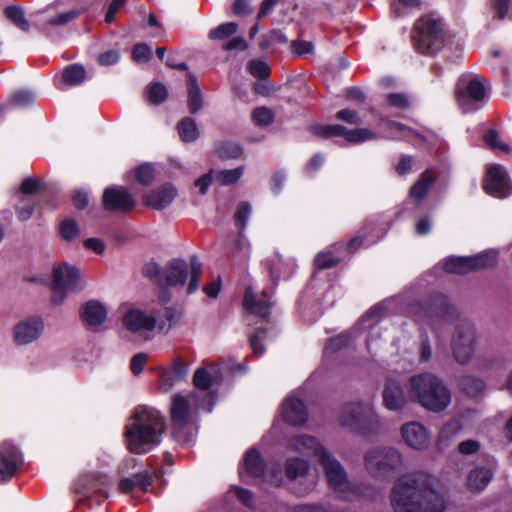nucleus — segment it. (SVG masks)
I'll return each mask as SVG.
<instances>
[{"mask_svg":"<svg viewBox=\"0 0 512 512\" xmlns=\"http://www.w3.org/2000/svg\"><path fill=\"white\" fill-rule=\"evenodd\" d=\"M435 478L426 473L400 477L392 487L390 503L394 512H444V495L435 487Z\"/></svg>","mask_w":512,"mask_h":512,"instance_id":"nucleus-1","label":"nucleus"},{"mask_svg":"<svg viewBox=\"0 0 512 512\" xmlns=\"http://www.w3.org/2000/svg\"><path fill=\"white\" fill-rule=\"evenodd\" d=\"M342 136H344L345 140L352 143H362L376 138L375 132L367 128H357L352 130H347L345 128Z\"/></svg>","mask_w":512,"mask_h":512,"instance_id":"nucleus-40","label":"nucleus"},{"mask_svg":"<svg viewBox=\"0 0 512 512\" xmlns=\"http://www.w3.org/2000/svg\"><path fill=\"white\" fill-rule=\"evenodd\" d=\"M382 396L384 406L391 411L403 409L410 400L408 392H404L401 382L396 378L387 379Z\"/></svg>","mask_w":512,"mask_h":512,"instance_id":"nucleus-22","label":"nucleus"},{"mask_svg":"<svg viewBox=\"0 0 512 512\" xmlns=\"http://www.w3.org/2000/svg\"><path fill=\"white\" fill-rule=\"evenodd\" d=\"M86 77L85 69L82 65L72 64L67 66L62 73V78L65 84L69 86H76L81 84Z\"/></svg>","mask_w":512,"mask_h":512,"instance_id":"nucleus-36","label":"nucleus"},{"mask_svg":"<svg viewBox=\"0 0 512 512\" xmlns=\"http://www.w3.org/2000/svg\"><path fill=\"white\" fill-rule=\"evenodd\" d=\"M108 479L106 476L95 477L93 475L82 477L76 484V490L83 493L85 498H94L99 503L107 498L108 493L105 485Z\"/></svg>","mask_w":512,"mask_h":512,"instance_id":"nucleus-25","label":"nucleus"},{"mask_svg":"<svg viewBox=\"0 0 512 512\" xmlns=\"http://www.w3.org/2000/svg\"><path fill=\"white\" fill-rule=\"evenodd\" d=\"M311 132L319 137L329 138L334 136H341L345 127L342 125L334 124V125H313L310 128Z\"/></svg>","mask_w":512,"mask_h":512,"instance_id":"nucleus-44","label":"nucleus"},{"mask_svg":"<svg viewBox=\"0 0 512 512\" xmlns=\"http://www.w3.org/2000/svg\"><path fill=\"white\" fill-rule=\"evenodd\" d=\"M86 285L87 282L77 266L67 262L53 265L51 301L54 304L63 303L68 293L81 292L86 288Z\"/></svg>","mask_w":512,"mask_h":512,"instance_id":"nucleus-6","label":"nucleus"},{"mask_svg":"<svg viewBox=\"0 0 512 512\" xmlns=\"http://www.w3.org/2000/svg\"><path fill=\"white\" fill-rule=\"evenodd\" d=\"M83 11L84 9H71L69 11L59 13L56 16L50 17L47 23L51 26H63L80 16Z\"/></svg>","mask_w":512,"mask_h":512,"instance_id":"nucleus-46","label":"nucleus"},{"mask_svg":"<svg viewBox=\"0 0 512 512\" xmlns=\"http://www.w3.org/2000/svg\"><path fill=\"white\" fill-rule=\"evenodd\" d=\"M284 472L289 481V489L298 496L310 494L317 486V478L310 473V463L300 457H290L285 461Z\"/></svg>","mask_w":512,"mask_h":512,"instance_id":"nucleus-10","label":"nucleus"},{"mask_svg":"<svg viewBox=\"0 0 512 512\" xmlns=\"http://www.w3.org/2000/svg\"><path fill=\"white\" fill-rule=\"evenodd\" d=\"M165 424L160 412L148 406L136 407L125 425L128 449L137 454L150 451L160 444Z\"/></svg>","mask_w":512,"mask_h":512,"instance_id":"nucleus-2","label":"nucleus"},{"mask_svg":"<svg viewBox=\"0 0 512 512\" xmlns=\"http://www.w3.org/2000/svg\"><path fill=\"white\" fill-rule=\"evenodd\" d=\"M386 99L389 105L399 109H405L410 104L408 97L402 93H390Z\"/></svg>","mask_w":512,"mask_h":512,"instance_id":"nucleus-62","label":"nucleus"},{"mask_svg":"<svg viewBox=\"0 0 512 512\" xmlns=\"http://www.w3.org/2000/svg\"><path fill=\"white\" fill-rule=\"evenodd\" d=\"M187 86L189 111L190 113L195 114L201 110L203 103L200 87L196 78L191 74H189Z\"/></svg>","mask_w":512,"mask_h":512,"instance_id":"nucleus-33","label":"nucleus"},{"mask_svg":"<svg viewBox=\"0 0 512 512\" xmlns=\"http://www.w3.org/2000/svg\"><path fill=\"white\" fill-rule=\"evenodd\" d=\"M107 309L101 302L90 300L86 302L81 311L83 321L91 328H97L107 319Z\"/></svg>","mask_w":512,"mask_h":512,"instance_id":"nucleus-30","label":"nucleus"},{"mask_svg":"<svg viewBox=\"0 0 512 512\" xmlns=\"http://www.w3.org/2000/svg\"><path fill=\"white\" fill-rule=\"evenodd\" d=\"M350 341L351 336L349 333L339 334L338 336L329 339L328 343L325 346V353L338 351L348 346Z\"/></svg>","mask_w":512,"mask_h":512,"instance_id":"nucleus-55","label":"nucleus"},{"mask_svg":"<svg viewBox=\"0 0 512 512\" xmlns=\"http://www.w3.org/2000/svg\"><path fill=\"white\" fill-rule=\"evenodd\" d=\"M44 329L40 318H29L18 323L13 330L14 341L19 345H25L36 340Z\"/></svg>","mask_w":512,"mask_h":512,"instance_id":"nucleus-26","label":"nucleus"},{"mask_svg":"<svg viewBox=\"0 0 512 512\" xmlns=\"http://www.w3.org/2000/svg\"><path fill=\"white\" fill-rule=\"evenodd\" d=\"M496 263V251L488 250L473 257H447L443 261V268L449 273L465 274L473 270L492 267Z\"/></svg>","mask_w":512,"mask_h":512,"instance_id":"nucleus-14","label":"nucleus"},{"mask_svg":"<svg viewBox=\"0 0 512 512\" xmlns=\"http://www.w3.org/2000/svg\"><path fill=\"white\" fill-rule=\"evenodd\" d=\"M289 445L292 450L310 457H316L318 460L322 457V452L328 451L316 438L307 435L293 438Z\"/></svg>","mask_w":512,"mask_h":512,"instance_id":"nucleus-29","label":"nucleus"},{"mask_svg":"<svg viewBox=\"0 0 512 512\" xmlns=\"http://www.w3.org/2000/svg\"><path fill=\"white\" fill-rule=\"evenodd\" d=\"M244 173V166L234 169L220 170L216 173L215 179L221 185H231L237 182Z\"/></svg>","mask_w":512,"mask_h":512,"instance_id":"nucleus-41","label":"nucleus"},{"mask_svg":"<svg viewBox=\"0 0 512 512\" xmlns=\"http://www.w3.org/2000/svg\"><path fill=\"white\" fill-rule=\"evenodd\" d=\"M201 274L202 264L196 256L191 257L190 265L184 260L173 259L164 269V286L162 287H183L189 276L187 294H192L199 288Z\"/></svg>","mask_w":512,"mask_h":512,"instance_id":"nucleus-8","label":"nucleus"},{"mask_svg":"<svg viewBox=\"0 0 512 512\" xmlns=\"http://www.w3.org/2000/svg\"><path fill=\"white\" fill-rule=\"evenodd\" d=\"M381 122L386 126L387 129L395 131L398 134V137L404 138L406 140H414L415 143L423 140L419 134L415 133L412 129L399 122L384 118H381Z\"/></svg>","mask_w":512,"mask_h":512,"instance_id":"nucleus-37","label":"nucleus"},{"mask_svg":"<svg viewBox=\"0 0 512 512\" xmlns=\"http://www.w3.org/2000/svg\"><path fill=\"white\" fill-rule=\"evenodd\" d=\"M485 87L479 77L461 79L455 91L456 101L464 113L474 112L479 109L478 102L484 100Z\"/></svg>","mask_w":512,"mask_h":512,"instance_id":"nucleus-15","label":"nucleus"},{"mask_svg":"<svg viewBox=\"0 0 512 512\" xmlns=\"http://www.w3.org/2000/svg\"><path fill=\"white\" fill-rule=\"evenodd\" d=\"M250 214H251V206L249 203L242 202L238 205L234 218H235V224H236L237 228L239 229V231L245 230L248 220H249V217H250Z\"/></svg>","mask_w":512,"mask_h":512,"instance_id":"nucleus-50","label":"nucleus"},{"mask_svg":"<svg viewBox=\"0 0 512 512\" xmlns=\"http://www.w3.org/2000/svg\"><path fill=\"white\" fill-rule=\"evenodd\" d=\"M487 194L496 198H505L510 194L506 172L499 165L490 166L483 184Z\"/></svg>","mask_w":512,"mask_h":512,"instance_id":"nucleus-20","label":"nucleus"},{"mask_svg":"<svg viewBox=\"0 0 512 512\" xmlns=\"http://www.w3.org/2000/svg\"><path fill=\"white\" fill-rule=\"evenodd\" d=\"M400 432L404 443L413 450L422 451L430 446L429 431L418 421L403 424Z\"/></svg>","mask_w":512,"mask_h":512,"instance_id":"nucleus-18","label":"nucleus"},{"mask_svg":"<svg viewBox=\"0 0 512 512\" xmlns=\"http://www.w3.org/2000/svg\"><path fill=\"white\" fill-rule=\"evenodd\" d=\"M266 337V331L265 330H259L254 335L250 337V345L252 348L253 353L256 356H260L265 352V349L263 348L261 341L265 339Z\"/></svg>","mask_w":512,"mask_h":512,"instance_id":"nucleus-63","label":"nucleus"},{"mask_svg":"<svg viewBox=\"0 0 512 512\" xmlns=\"http://www.w3.org/2000/svg\"><path fill=\"white\" fill-rule=\"evenodd\" d=\"M177 189L170 183L152 189L142 197L143 203L155 210L167 208L176 198Z\"/></svg>","mask_w":512,"mask_h":512,"instance_id":"nucleus-24","label":"nucleus"},{"mask_svg":"<svg viewBox=\"0 0 512 512\" xmlns=\"http://www.w3.org/2000/svg\"><path fill=\"white\" fill-rule=\"evenodd\" d=\"M378 417L370 403H350L343 408L340 424L360 433L369 432L378 425Z\"/></svg>","mask_w":512,"mask_h":512,"instance_id":"nucleus-12","label":"nucleus"},{"mask_svg":"<svg viewBox=\"0 0 512 512\" xmlns=\"http://www.w3.org/2000/svg\"><path fill=\"white\" fill-rule=\"evenodd\" d=\"M318 461L323 468L328 486L340 499L355 501L364 496L362 488L349 480L346 469L329 450L322 452V457Z\"/></svg>","mask_w":512,"mask_h":512,"instance_id":"nucleus-5","label":"nucleus"},{"mask_svg":"<svg viewBox=\"0 0 512 512\" xmlns=\"http://www.w3.org/2000/svg\"><path fill=\"white\" fill-rule=\"evenodd\" d=\"M177 130L181 140L187 143L197 140L200 135L198 126L190 117L182 119L177 125Z\"/></svg>","mask_w":512,"mask_h":512,"instance_id":"nucleus-34","label":"nucleus"},{"mask_svg":"<svg viewBox=\"0 0 512 512\" xmlns=\"http://www.w3.org/2000/svg\"><path fill=\"white\" fill-rule=\"evenodd\" d=\"M238 30V25L234 22H227L220 24L216 28L210 30L209 38L211 40H224L233 34H235Z\"/></svg>","mask_w":512,"mask_h":512,"instance_id":"nucleus-45","label":"nucleus"},{"mask_svg":"<svg viewBox=\"0 0 512 512\" xmlns=\"http://www.w3.org/2000/svg\"><path fill=\"white\" fill-rule=\"evenodd\" d=\"M243 303L246 310L263 318L268 316L272 305L271 296L268 291L263 290L261 295L257 296L252 287L246 289Z\"/></svg>","mask_w":512,"mask_h":512,"instance_id":"nucleus-28","label":"nucleus"},{"mask_svg":"<svg viewBox=\"0 0 512 512\" xmlns=\"http://www.w3.org/2000/svg\"><path fill=\"white\" fill-rule=\"evenodd\" d=\"M35 98V94L31 91L19 90L12 95L11 104L19 108H25L30 106L35 101Z\"/></svg>","mask_w":512,"mask_h":512,"instance_id":"nucleus-52","label":"nucleus"},{"mask_svg":"<svg viewBox=\"0 0 512 512\" xmlns=\"http://www.w3.org/2000/svg\"><path fill=\"white\" fill-rule=\"evenodd\" d=\"M168 95L167 88L160 82L150 84L146 89V96L150 103L159 105L163 103Z\"/></svg>","mask_w":512,"mask_h":512,"instance_id":"nucleus-39","label":"nucleus"},{"mask_svg":"<svg viewBox=\"0 0 512 512\" xmlns=\"http://www.w3.org/2000/svg\"><path fill=\"white\" fill-rule=\"evenodd\" d=\"M282 415L284 420L292 426H300L306 423L308 413L302 400L295 397L294 394L288 396L282 405Z\"/></svg>","mask_w":512,"mask_h":512,"instance_id":"nucleus-27","label":"nucleus"},{"mask_svg":"<svg viewBox=\"0 0 512 512\" xmlns=\"http://www.w3.org/2000/svg\"><path fill=\"white\" fill-rule=\"evenodd\" d=\"M193 383L198 389L206 391L211 387L213 377L205 368H199L194 373Z\"/></svg>","mask_w":512,"mask_h":512,"instance_id":"nucleus-51","label":"nucleus"},{"mask_svg":"<svg viewBox=\"0 0 512 512\" xmlns=\"http://www.w3.org/2000/svg\"><path fill=\"white\" fill-rule=\"evenodd\" d=\"M492 477V468L477 466L467 476V487L472 492H480L487 487Z\"/></svg>","mask_w":512,"mask_h":512,"instance_id":"nucleus-31","label":"nucleus"},{"mask_svg":"<svg viewBox=\"0 0 512 512\" xmlns=\"http://www.w3.org/2000/svg\"><path fill=\"white\" fill-rule=\"evenodd\" d=\"M452 353L454 359L460 364L468 363L476 348V331L474 325L468 320H461L452 336Z\"/></svg>","mask_w":512,"mask_h":512,"instance_id":"nucleus-13","label":"nucleus"},{"mask_svg":"<svg viewBox=\"0 0 512 512\" xmlns=\"http://www.w3.org/2000/svg\"><path fill=\"white\" fill-rule=\"evenodd\" d=\"M154 476L155 474L149 472L148 470H144L140 473L135 474L133 477H131L134 480V488H139L142 491H147Z\"/></svg>","mask_w":512,"mask_h":512,"instance_id":"nucleus-60","label":"nucleus"},{"mask_svg":"<svg viewBox=\"0 0 512 512\" xmlns=\"http://www.w3.org/2000/svg\"><path fill=\"white\" fill-rule=\"evenodd\" d=\"M435 180L436 176L432 170L427 169L424 171L416 183L410 188L409 198L416 204L420 203L427 195Z\"/></svg>","mask_w":512,"mask_h":512,"instance_id":"nucleus-32","label":"nucleus"},{"mask_svg":"<svg viewBox=\"0 0 512 512\" xmlns=\"http://www.w3.org/2000/svg\"><path fill=\"white\" fill-rule=\"evenodd\" d=\"M135 178L140 184H150L154 179V168L150 164L140 165L135 171Z\"/></svg>","mask_w":512,"mask_h":512,"instance_id":"nucleus-58","label":"nucleus"},{"mask_svg":"<svg viewBox=\"0 0 512 512\" xmlns=\"http://www.w3.org/2000/svg\"><path fill=\"white\" fill-rule=\"evenodd\" d=\"M459 385L470 396H477L485 389L484 381L473 376H463L460 379Z\"/></svg>","mask_w":512,"mask_h":512,"instance_id":"nucleus-38","label":"nucleus"},{"mask_svg":"<svg viewBox=\"0 0 512 512\" xmlns=\"http://www.w3.org/2000/svg\"><path fill=\"white\" fill-rule=\"evenodd\" d=\"M483 140L485 144L494 151L502 153H508L510 151L508 144L504 143L500 139L499 134L493 129L488 130L483 135Z\"/></svg>","mask_w":512,"mask_h":512,"instance_id":"nucleus-43","label":"nucleus"},{"mask_svg":"<svg viewBox=\"0 0 512 512\" xmlns=\"http://www.w3.org/2000/svg\"><path fill=\"white\" fill-rule=\"evenodd\" d=\"M23 463L21 452L12 444L0 445V483L10 480Z\"/></svg>","mask_w":512,"mask_h":512,"instance_id":"nucleus-19","label":"nucleus"},{"mask_svg":"<svg viewBox=\"0 0 512 512\" xmlns=\"http://www.w3.org/2000/svg\"><path fill=\"white\" fill-rule=\"evenodd\" d=\"M179 382V380L175 377L173 374V371H170L169 369L164 370L158 380V389L161 392H168L170 391L174 385Z\"/></svg>","mask_w":512,"mask_h":512,"instance_id":"nucleus-57","label":"nucleus"},{"mask_svg":"<svg viewBox=\"0 0 512 512\" xmlns=\"http://www.w3.org/2000/svg\"><path fill=\"white\" fill-rule=\"evenodd\" d=\"M122 323L131 332H150L156 327V317L140 309L131 308L123 315Z\"/></svg>","mask_w":512,"mask_h":512,"instance_id":"nucleus-23","label":"nucleus"},{"mask_svg":"<svg viewBox=\"0 0 512 512\" xmlns=\"http://www.w3.org/2000/svg\"><path fill=\"white\" fill-rule=\"evenodd\" d=\"M408 312L417 322L436 327L438 322H452L458 317L457 309L443 295H436L428 302L409 305Z\"/></svg>","mask_w":512,"mask_h":512,"instance_id":"nucleus-7","label":"nucleus"},{"mask_svg":"<svg viewBox=\"0 0 512 512\" xmlns=\"http://www.w3.org/2000/svg\"><path fill=\"white\" fill-rule=\"evenodd\" d=\"M143 274L153 280L159 287L164 286V271L157 263H147L143 268Z\"/></svg>","mask_w":512,"mask_h":512,"instance_id":"nucleus-53","label":"nucleus"},{"mask_svg":"<svg viewBox=\"0 0 512 512\" xmlns=\"http://www.w3.org/2000/svg\"><path fill=\"white\" fill-rule=\"evenodd\" d=\"M410 401L431 412H442L451 403V392L446 384L432 373L410 377L408 382Z\"/></svg>","mask_w":512,"mask_h":512,"instance_id":"nucleus-3","label":"nucleus"},{"mask_svg":"<svg viewBox=\"0 0 512 512\" xmlns=\"http://www.w3.org/2000/svg\"><path fill=\"white\" fill-rule=\"evenodd\" d=\"M154 476L155 474L149 472L148 470H144L140 473L135 474L133 477H131L134 480V488H139L142 491H147Z\"/></svg>","mask_w":512,"mask_h":512,"instance_id":"nucleus-59","label":"nucleus"},{"mask_svg":"<svg viewBox=\"0 0 512 512\" xmlns=\"http://www.w3.org/2000/svg\"><path fill=\"white\" fill-rule=\"evenodd\" d=\"M6 17L19 29L27 32L29 30V24L25 19L24 11L16 6H10L5 9Z\"/></svg>","mask_w":512,"mask_h":512,"instance_id":"nucleus-42","label":"nucleus"},{"mask_svg":"<svg viewBox=\"0 0 512 512\" xmlns=\"http://www.w3.org/2000/svg\"><path fill=\"white\" fill-rule=\"evenodd\" d=\"M343 244L338 243L327 249L326 251L320 252L315 257L314 263L317 268L325 269L336 265L340 261V256L335 255V251L342 248Z\"/></svg>","mask_w":512,"mask_h":512,"instance_id":"nucleus-35","label":"nucleus"},{"mask_svg":"<svg viewBox=\"0 0 512 512\" xmlns=\"http://www.w3.org/2000/svg\"><path fill=\"white\" fill-rule=\"evenodd\" d=\"M274 113L271 109L266 107H258L253 111V121L260 126H268L274 120Z\"/></svg>","mask_w":512,"mask_h":512,"instance_id":"nucleus-54","label":"nucleus"},{"mask_svg":"<svg viewBox=\"0 0 512 512\" xmlns=\"http://www.w3.org/2000/svg\"><path fill=\"white\" fill-rule=\"evenodd\" d=\"M216 152L221 158H238L242 154V148L237 143L222 142L217 145Z\"/></svg>","mask_w":512,"mask_h":512,"instance_id":"nucleus-47","label":"nucleus"},{"mask_svg":"<svg viewBox=\"0 0 512 512\" xmlns=\"http://www.w3.org/2000/svg\"><path fill=\"white\" fill-rule=\"evenodd\" d=\"M248 70L255 78L265 79L269 76L270 68L268 64L262 60H252L249 62Z\"/></svg>","mask_w":512,"mask_h":512,"instance_id":"nucleus-56","label":"nucleus"},{"mask_svg":"<svg viewBox=\"0 0 512 512\" xmlns=\"http://www.w3.org/2000/svg\"><path fill=\"white\" fill-rule=\"evenodd\" d=\"M444 24L441 20L422 18L413 35L415 49L422 54H434L444 43Z\"/></svg>","mask_w":512,"mask_h":512,"instance_id":"nucleus-11","label":"nucleus"},{"mask_svg":"<svg viewBox=\"0 0 512 512\" xmlns=\"http://www.w3.org/2000/svg\"><path fill=\"white\" fill-rule=\"evenodd\" d=\"M287 264L283 263L281 256L275 255L271 263L268 264L269 274L274 282L278 281L281 277H288L285 269Z\"/></svg>","mask_w":512,"mask_h":512,"instance_id":"nucleus-49","label":"nucleus"},{"mask_svg":"<svg viewBox=\"0 0 512 512\" xmlns=\"http://www.w3.org/2000/svg\"><path fill=\"white\" fill-rule=\"evenodd\" d=\"M103 204L106 210L128 212L135 206L133 196L122 187H111L103 193Z\"/></svg>","mask_w":512,"mask_h":512,"instance_id":"nucleus-21","label":"nucleus"},{"mask_svg":"<svg viewBox=\"0 0 512 512\" xmlns=\"http://www.w3.org/2000/svg\"><path fill=\"white\" fill-rule=\"evenodd\" d=\"M383 304L373 306L353 328V333H366V346L369 352H372L376 342L380 339V322L384 315Z\"/></svg>","mask_w":512,"mask_h":512,"instance_id":"nucleus-17","label":"nucleus"},{"mask_svg":"<svg viewBox=\"0 0 512 512\" xmlns=\"http://www.w3.org/2000/svg\"><path fill=\"white\" fill-rule=\"evenodd\" d=\"M133 59L138 63H145L151 57V49L144 43L137 44L132 51Z\"/></svg>","mask_w":512,"mask_h":512,"instance_id":"nucleus-61","label":"nucleus"},{"mask_svg":"<svg viewBox=\"0 0 512 512\" xmlns=\"http://www.w3.org/2000/svg\"><path fill=\"white\" fill-rule=\"evenodd\" d=\"M147 358H148V355L146 353H137L132 357L131 363H130V368H131L132 373L135 376H138L139 374L142 373L145 363L147 361Z\"/></svg>","mask_w":512,"mask_h":512,"instance_id":"nucleus-64","label":"nucleus"},{"mask_svg":"<svg viewBox=\"0 0 512 512\" xmlns=\"http://www.w3.org/2000/svg\"><path fill=\"white\" fill-rule=\"evenodd\" d=\"M202 393L174 394L171 398L170 416L172 434L180 444L191 443L197 434V424L194 419L196 408H204L201 401Z\"/></svg>","mask_w":512,"mask_h":512,"instance_id":"nucleus-4","label":"nucleus"},{"mask_svg":"<svg viewBox=\"0 0 512 512\" xmlns=\"http://www.w3.org/2000/svg\"><path fill=\"white\" fill-rule=\"evenodd\" d=\"M245 472L240 471V477L245 479L249 476L252 478H264L265 481L271 485L278 487L283 482V477L280 470H265L264 461L258 450L255 448L249 449L244 457Z\"/></svg>","mask_w":512,"mask_h":512,"instance_id":"nucleus-16","label":"nucleus"},{"mask_svg":"<svg viewBox=\"0 0 512 512\" xmlns=\"http://www.w3.org/2000/svg\"><path fill=\"white\" fill-rule=\"evenodd\" d=\"M403 457L399 450L393 447H374L364 455V465L373 477L384 478L390 472L402 467Z\"/></svg>","mask_w":512,"mask_h":512,"instance_id":"nucleus-9","label":"nucleus"},{"mask_svg":"<svg viewBox=\"0 0 512 512\" xmlns=\"http://www.w3.org/2000/svg\"><path fill=\"white\" fill-rule=\"evenodd\" d=\"M59 232L65 241H72L79 235V227L73 219H65L59 225Z\"/></svg>","mask_w":512,"mask_h":512,"instance_id":"nucleus-48","label":"nucleus"}]
</instances>
